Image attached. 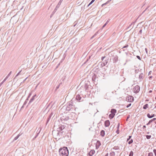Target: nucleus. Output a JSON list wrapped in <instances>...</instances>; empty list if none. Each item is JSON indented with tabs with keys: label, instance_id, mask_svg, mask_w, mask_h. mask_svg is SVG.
<instances>
[{
	"label": "nucleus",
	"instance_id": "obj_29",
	"mask_svg": "<svg viewBox=\"0 0 156 156\" xmlns=\"http://www.w3.org/2000/svg\"><path fill=\"white\" fill-rule=\"evenodd\" d=\"M148 156H153V153L152 152H150L148 154Z\"/></svg>",
	"mask_w": 156,
	"mask_h": 156
},
{
	"label": "nucleus",
	"instance_id": "obj_59",
	"mask_svg": "<svg viewBox=\"0 0 156 156\" xmlns=\"http://www.w3.org/2000/svg\"><path fill=\"white\" fill-rule=\"evenodd\" d=\"M40 128H39V129H38V130H37V133L39 132V131H38V130H39H39L40 129Z\"/></svg>",
	"mask_w": 156,
	"mask_h": 156
},
{
	"label": "nucleus",
	"instance_id": "obj_20",
	"mask_svg": "<svg viewBox=\"0 0 156 156\" xmlns=\"http://www.w3.org/2000/svg\"><path fill=\"white\" fill-rule=\"evenodd\" d=\"M63 0H60V1L58 2V4L57 5V8H59L60 5L61 4L62 2L63 1Z\"/></svg>",
	"mask_w": 156,
	"mask_h": 156
},
{
	"label": "nucleus",
	"instance_id": "obj_52",
	"mask_svg": "<svg viewBox=\"0 0 156 156\" xmlns=\"http://www.w3.org/2000/svg\"><path fill=\"white\" fill-rule=\"evenodd\" d=\"M156 119V118H154L153 119H151V120H152V121L153 122V121L155 120Z\"/></svg>",
	"mask_w": 156,
	"mask_h": 156
},
{
	"label": "nucleus",
	"instance_id": "obj_26",
	"mask_svg": "<svg viewBox=\"0 0 156 156\" xmlns=\"http://www.w3.org/2000/svg\"><path fill=\"white\" fill-rule=\"evenodd\" d=\"M110 20H107L106 22L104 25L102 27V28H104L107 25V24L108 23L109 21Z\"/></svg>",
	"mask_w": 156,
	"mask_h": 156
},
{
	"label": "nucleus",
	"instance_id": "obj_64",
	"mask_svg": "<svg viewBox=\"0 0 156 156\" xmlns=\"http://www.w3.org/2000/svg\"><path fill=\"white\" fill-rule=\"evenodd\" d=\"M154 108H156V105L155 106V107Z\"/></svg>",
	"mask_w": 156,
	"mask_h": 156
},
{
	"label": "nucleus",
	"instance_id": "obj_1",
	"mask_svg": "<svg viewBox=\"0 0 156 156\" xmlns=\"http://www.w3.org/2000/svg\"><path fill=\"white\" fill-rule=\"evenodd\" d=\"M59 153L60 156H68L69 155L68 150L66 147L60 148Z\"/></svg>",
	"mask_w": 156,
	"mask_h": 156
},
{
	"label": "nucleus",
	"instance_id": "obj_36",
	"mask_svg": "<svg viewBox=\"0 0 156 156\" xmlns=\"http://www.w3.org/2000/svg\"><path fill=\"white\" fill-rule=\"evenodd\" d=\"M131 137H132V136H129V138H128L127 140V141H129L130 139L131 138Z\"/></svg>",
	"mask_w": 156,
	"mask_h": 156
},
{
	"label": "nucleus",
	"instance_id": "obj_30",
	"mask_svg": "<svg viewBox=\"0 0 156 156\" xmlns=\"http://www.w3.org/2000/svg\"><path fill=\"white\" fill-rule=\"evenodd\" d=\"M146 137L147 139H149L151 138V135H146Z\"/></svg>",
	"mask_w": 156,
	"mask_h": 156
},
{
	"label": "nucleus",
	"instance_id": "obj_51",
	"mask_svg": "<svg viewBox=\"0 0 156 156\" xmlns=\"http://www.w3.org/2000/svg\"><path fill=\"white\" fill-rule=\"evenodd\" d=\"M105 56L102 57H101V60H103L104 59V58H105Z\"/></svg>",
	"mask_w": 156,
	"mask_h": 156
},
{
	"label": "nucleus",
	"instance_id": "obj_60",
	"mask_svg": "<svg viewBox=\"0 0 156 156\" xmlns=\"http://www.w3.org/2000/svg\"><path fill=\"white\" fill-rule=\"evenodd\" d=\"M149 101V100H148V99H146V100H145V101L146 102H147V101Z\"/></svg>",
	"mask_w": 156,
	"mask_h": 156
},
{
	"label": "nucleus",
	"instance_id": "obj_46",
	"mask_svg": "<svg viewBox=\"0 0 156 156\" xmlns=\"http://www.w3.org/2000/svg\"><path fill=\"white\" fill-rule=\"evenodd\" d=\"M58 8H57V6H56V7H55V9H54V11H56L57 10V9H58Z\"/></svg>",
	"mask_w": 156,
	"mask_h": 156
},
{
	"label": "nucleus",
	"instance_id": "obj_54",
	"mask_svg": "<svg viewBox=\"0 0 156 156\" xmlns=\"http://www.w3.org/2000/svg\"><path fill=\"white\" fill-rule=\"evenodd\" d=\"M139 33L140 34H141L142 33V30H140V31H139Z\"/></svg>",
	"mask_w": 156,
	"mask_h": 156
},
{
	"label": "nucleus",
	"instance_id": "obj_3",
	"mask_svg": "<svg viewBox=\"0 0 156 156\" xmlns=\"http://www.w3.org/2000/svg\"><path fill=\"white\" fill-rule=\"evenodd\" d=\"M140 90V87L138 85L135 86L133 88V90L135 93H137L139 92Z\"/></svg>",
	"mask_w": 156,
	"mask_h": 156
},
{
	"label": "nucleus",
	"instance_id": "obj_9",
	"mask_svg": "<svg viewBox=\"0 0 156 156\" xmlns=\"http://www.w3.org/2000/svg\"><path fill=\"white\" fill-rule=\"evenodd\" d=\"M95 152V151L94 150H91L87 156H92L94 154Z\"/></svg>",
	"mask_w": 156,
	"mask_h": 156
},
{
	"label": "nucleus",
	"instance_id": "obj_58",
	"mask_svg": "<svg viewBox=\"0 0 156 156\" xmlns=\"http://www.w3.org/2000/svg\"><path fill=\"white\" fill-rule=\"evenodd\" d=\"M152 92V90H150V91H149V93H151V92Z\"/></svg>",
	"mask_w": 156,
	"mask_h": 156
},
{
	"label": "nucleus",
	"instance_id": "obj_45",
	"mask_svg": "<svg viewBox=\"0 0 156 156\" xmlns=\"http://www.w3.org/2000/svg\"><path fill=\"white\" fill-rule=\"evenodd\" d=\"M91 56H89V58H88V59H87V60H86V62L84 63H85V62H86L87 61H88L89 59H90V58H91Z\"/></svg>",
	"mask_w": 156,
	"mask_h": 156
},
{
	"label": "nucleus",
	"instance_id": "obj_39",
	"mask_svg": "<svg viewBox=\"0 0 156 156\" xmlns=\"http://www.w3.org/2000/svg\"><path fill=\"white\" fill-rule=\"evenodd\" d=\"M94 2L92 0L91 2L88 5V6H89L91 4Z\"/></svg>",
	"mask_w": 156,
	"mask_h": 156
},
{
	"label": "nucleus",
	"instance_id": "obj_38",
	"mask_svg": "<svg viewBox=\"0 0 156 156\" xmlns=\"http://www.w3.org/2000/svg\"><path fill=\"white\" fill-rule=\"evenodd\" d=\"M11 73H12V71L10 72H9V74L7 76V77H9V76H10V75L11 74Z\"/></svg>",
	"mask_w": 156,
	"mask_h": 156
},
{
	"label": "nucleus",
	"instance_id": "obj_27",
	"mask_svg": "<svg viewBox=\"0 0 156 156\" xmlns=\"http://www.w3.org/2000/svg\"><path fill=\"white\" fill-rule=\"evenodd\" d=\"M111 156H114L115 155V153L114 151H112L110 153Z\"/></svg>",
	"mask_w": 156,
	"mask_h": 156
},
{
	"label": "nucleus",
	"instance_id": "obj_23",
	"mask_svg": "<svg viewBox=\"0 0 156 156\" xmlns=\"http://www.w3.org/2000/svg\"><path fill=\"white\" fill-rule=\"evenodd\" d=\"M84 88L85 90H87L88 88V85L86 83H85L84 85Z\"/></svg>",
	"mask_w": 156,
	"mask_h": 156
},
{
	"label": "nucleus",
	"instance_id": "obj_6",
	"mask_svg": "<svg viewBox=\"0 0 156 156\" xmlns=\"http://www.w3.org/2000/svg\"><path fill=\"white\" fill-rule=\"evenodd\" d=\"M76 99L79 102L82 101L81 97L80 96V95L79 94H78L76 96Z\"/></svg>",
	"mask_w": 156,
	"mask_h": 156
},
{
	"label": "nucleus",
	"instance_id": "obj_40",
	"mask_svg": "<svg viewBox=\"0 0 156 156\" xmlns=\"http://www.w3.org/2000/svg\"><path fill=\"white\" fill-rule=\"evenodd\" d=\"M136 57L139 60H141V58H140V56H139L138 55H137L136 56Z\"/></svg>",
	"mask_w": 156,
	"mask_h": 156
},
{
	"label": "nucleus",
	"instance_id": "obj_12",
	"mask_svg": "<svg viewBox=\"0 0 156 156\" xmlns=\"http://www.w3.org/2000/svg\"><path fill=\"white\" fill-rule=\"evenodd\" d=\"M93 70L95 72L97 73H98L99 72V67L98 66H96L95 67H94L93 69Z\"/></svg>",
	"mask_w": 156,
	"mask_h": 156
},
{
	"label": "nucleus",
	"instance_id": "obj_37",
	"mask_svg": "<svg viewBox=\"0 0 156 156\" xmlns=\"http://www.w3.org/2000/svg\"><path fill=\"white\" fill-rule=\"evenodd\" d=\"M153 152L154 153L155 156H156V150L154 149L153 150Z\"/></svg>",
	"mask_w": 156,
	"mask_h": 156
},
{
	"label": "nucleus",
	"instance_id": "obj_17",
	"mask_svg": "<svg viewBox=\"0 0 156 156\" xmlns=\"http://www.w3.org/2000/svg\"><path fill=\"white\" fill-rule=\"evenodd\" d=\"M116 112V110L115 109H112L111 111V112L112 114H115V113Z\"/></svg>",
	"mask_w": 156,
	"mask_h": 156
},
{
	"label": "nucleus",
	"instance_id": "obj_24",
	"mask_svg": "<svg viewBox=\"0 0 156 156\" xmlns=\"http://www.w3.org/2000/svg\"><path fill=\"white\" fill-rule=\"evenodd\" d=\"M115 115V114H112L111 113L109 115V117L110 119H112L114 117Z\"/></svg>",
	"mask_w": 156,
	"mask_h": 156
},
{
	"label": "nucleus",
	"instance_id": "obj_19",
	"mask_svg": "<svg viewBox=\"0 0 156 156\" xmlns=\"http://www.w3.org/2000/svg\"><path fill=\"white\" fill-rule=\"evenodd\" d=\"M22 133H20L19 134H18L16 136L14 139V140H17L18 138L19 137V136L22 135Z\"/></svg>",
	"mask_w": 156,
	"mask_h": 156
},
{
	"label": "nucleus",
	"instance_id": "obj_55",
	"mask_svg": "<svg viewBox=\"0 0 156 156\" xmlns=\"http://www.w3.org/2000/svg\"><path fill=\"white\" fill-rule=\"evenodd\" d=\"M151 116L152 118L154 117L155 116V115L154 114H153Z\"/></svg>",
	"mask_w": 156,
	"mask_h": 156
},
{
	"label": "nucleus",
	"instance_id": "obj_48",
	"mask_svg": "<svg viewBox=\"0 0 156 156\" xmlns=\"http://www.w3.org/2000/svg\"><path fill=\"white\" fill-rule=\"evenodd\" d=\"M97 144H99V145L100 146V145H101V144H100V142L99 141H98L97 142Z\"/></svg>",
	"mask_w": 156,
	"mask_h": 156
},
{
	"label": "nucleus",
	"instance_id": "obj_11",
	"mask_svg": "<svg viewBox=\"0 0 156 156\" xmlns=\"http://www.w3.org/2000/svg\"><path fill=\"white\" fill-rule=\"evenodd\" d=\"M65 127V126L64 125H61L58 128V131H62L63 129H64Z\"/></svg>",
	"mask_w": 156,
	"mask_h": 156
},
{
	"label": "nucleus",
	"instance_id": "obj_22",
	"mask_svg": "<svg viewBox=\"0 0 156 156\" xmlns=\"http://www.w3.org/2000/svg\"><path fill=\"white\" fill-rule=\"evenodd\" d=\"M101 135L102 136H104L105 135V131L103 130H102L101 132Z\"/></svg>",
	"mask_w": 156,
	"mask_h": 156
},
{
	"label": "nucleus",
	"instance_id": "obj_42",
	"mask_svg": "<svg viewBox=\"0 0 156 156\" xmlns=\"http://www.w3.org/2000/svg\"><path fill=\"white\" fill-rule=\"evenodd\" d=\"M129 46V45L128 44H127L125 46L123 47V48H125L128 47Z\"/></svg>",
	"mask_w": 156,
	"mask_h": 156
},
{
	"label": "nucleus",
	"instance_id": "obj_47",
	"mask_svg": "<svg viewBox=\"0 0 156 156\" xmlns=\"http://www.w3.org/2000/svg\"><path fill=\"white\" fill-rule=\"evenodd\" d=\"M21 71H20V72H19L16 75V77L19 74H20V73Z\"/></svg>",
	"mask_w": 156,
	"mask_h": 156
},
{
	"label": "nucleus",
	"instance_id": "obj_49",
	"mask_svg": "<svg viewBox=\"0 0 156 156\" xmlns=\"http://www.w3.org/2000/svg\"><path fill=\"white\" fill-rule=\"evenodd\" d=\"M51 117H49V118L48 119L47 121V123L49 121Z\"/></svg>",
	"mask_w": 156,
	"mask_h": 156
},
{
	"label": "nucleus",
	"instance_id": "obj_62",
	"mask_svg": "<svg viewBox=\"0 0 156 156\" xmlns=\"http://www.w3.org/2000/svg\"><path fill=\"white\" fill-rule=\"evenodd\" d=\"M119 123L118 124V128H119Z\"/></svg>",
	"mask_w": 156,
	"mask_h": 156
},
{
	"label": "nucleus",
	"instance_id": "obj_15",
	"mask_svg": "<svg viewBox=\"0 0 156 156\" xmlns=\"http://www.w3.org/2000/svg\"><path fill=\"white\" fill-rule=\"evenodd\" d=\"M144 74L142 73H141L140 74L139 77V79L140 80V81L142 80L143 79Z\"/></svg>",
	"mask_w": 156,
	"mask_h": 156
},
{
	"label": "nucleus",
	"instance_id": "obj_43",
	"mask_svg": "<svg viewBox=\"0 0 156 156\" xmlns=\"http://www.w3.org/2000/svg\"><path fill=\"white\" fill-rule=\"evenodd\" d=\"M97 34V33L95 34L93 36L91 37V39H92L93 38V37H94L95 36H96Z\"/></svg>",
	"mask_w": 156,
	"mask_h": 156
},
{
	"label": "nucleus",
	"instance_id": "obj_2",
	"mask_svg": "<svg viewBox=\"0 0 156 156\" xmlns=\"http://www.w3.org/2000/svg\"><path fill=\"white\" fill-rule=\"evenodd\" d=\"M66 108V111H69L73 108V101L71 100L67 103L66 106H64L63 108Z\"/></svg>",
	"mask_w": 156,
	"mask_h": 156
},
{
	"label": "nucleus",
	"instance_id": "obj_31",
	"mask_svg": "<svg viewBox=\"0 0 156 156\" xmlns=\"http://www.w3.org/2000/svg\"><path fill=\"white\" fill-rule=\"evenodd\" d=\"M133 142V140L132 139H131L128 142V144H132Z\"/></svg>",
	"mask_w": 156,
	"mask_h": 156
},
{
	"label": "nucleus",
	"instance_id": "obj_18",
	"mask_svg": "<svg viewBox=\"0 0 156 156\" xmlns=\"http://www.w3.org/2000/svg\"><path fill=\"white\" fill-rule=\"evenodd\" d=\"M40 129L39 131V132L37 133L36 136L33 138V140H34L38 136L39 134L40 133L41 130V128H40Z\"/></svg>",
	"mask_w": 156,
	"mask_h": 156
},
{
	"label": "nucleus",
	"instance_id": "obj_7",
	"mask_svg": "<svg viewBox=\"0 0 156 156\" xmlns=\"http://www.w3.org/2000/svg\"><path fill=\"white\" fill-rule=\"evenodd\" d=\"M98 76L99 77H102V79H104L105 74L101 72H99L98 73Z\"/></svg>",
	"mask_w": 156,
	"mask_h": 156
},
{
	"label": "nucleus",
	"instance_id": "obj_10",
	"mask_svg": "<svg viewBox=\"0 0 156 156\" xmlns=\"http://www.w3.org/2000/svg\"><path fill=\"white\" fill-rule=\"evenodd\" d=\"M110 124V122L109 120H107L105 122V125L106 127L108 126Z\"/></svg>",
	"mask_w": 156,
	"mask_h": 156
},
{
	"label": "nucleus",
	"instance_id": "obj_21",
	"mask_svg": "<svg viewBox=\"0 0 156 156\" xmlns=\"http://www.w3.org/2000/svg\"><path fill=\"white\" fill-rule=\"evenodd\" d=\"M28 101V98H27L26 99V101L24 102L23 105L21 107V109H22L23 108L24 106L27 104V103Z\"/></svg>",
	"mask_w": 156,
	"mask_h": 156
},
{
	"label": "nucleus",
	"instance_id": "obj_14",
	"mask_svg": "<svg viewBox=\"0 0 156 156\" xmlns=\"http://www.w3.org/2000/svg\"><path fill=\"white\" fill-rule=\"evenodd\" d=\"M92 79L93 82H95L96 81H98V80L97 79L96 75L95 74H94L93 76Z\"/></svg>",
	"mask_w": 156,
	"mask_h": 156
},
{
	"label": "nucleus",
	"instance_id": "obj_34",
	"mask_svg": "<svg viewBox=\"0 0 156 156\" xmlns=\"http://www.w3.org/2000/svg\"><path fill=\"white\" fill-rule=\"evenodd\" d=\"M109 2V1H107L106 3H105L104 4H102V6H104V5H106V4H108Z\"/></svg>",
	"mask_w": 156,
	"mask_h": 156
},
{
	"label": "nucleus",
	"instance_id": "obj_13",
	"mask_svg": "<svg viewBox=\"0 0 156 156\" xmlns=\"http://www.w3.org/2000/svg\"><path fill=\"white\" fill-rule=\"evenodd\" d=\"M118 57L117 55L115 56L114 57V58L113 59V62H117L118 61Z\"/></svg>",
	"mask_w": 156,
	"mask_h": 156
},
{
	"label": "nucleus",
	"instance_id": "obj_61",
	"mask_svg": "<svg viewBox=\"0 0 156 156\" xmlns=\"http://www.w3.org/2000/svg\"><path fill=\"white\" fill-rule=\"evenodd\" d=\"M145 49V50H146V52H147V48H146Z\"/></svg>",
	"mask_w": 156,
	"mask_h": 156
},
{
	"label": "nucleus",
	"instance_id": "obj_44",
	"mask_svg": "<svg viewBox=\"0 0 156 156\" xmlns=\"http://www.w3.org/2000/svg\"><path fill=\"white\" fill-rule=\"evenodd\" d=\"M8 78V77L6 76V77L4 79V80L3 81L4 82H5Z\"/></svg>",
	"mask_w": 156,
	"mask_h": 156
},
{
	"label": "nucleus",
	"instance_id": "obj_50",
	"mask_svg": "<svg viewBox=\"0 0 156 156\" xmlns=\"http://www.w3.org/2000/svg\"><path fill=\"white\" fill-rule=\"evenodd\" d=\"M130 60H126V62L124 64V65H125L126 64V63L128 61H129Z\"/></svg>",
	"mask_w": 156,
	"mask_h": 156
},
{
	"label": "nucleus",
	"instance_id": "obj_41",
	"mask_svg": "<svg viewBox=\"0 0 156 156\" xmlns=\"http://www.w3.org/2000/svg\"><path fill=\"white\" fill-rule=\"evenodd\" d=\"M131 105V103L129 104H128V105H127L126 107L127 108H128L129 106H130Z\"/></svg>",
	"mask_w": 156,
	"mask_h": 156
},
{
	"label": "nucleus",
	"instance_id": "obj_5",
	"mask_svg": "<svg viewBox=\"0 0 156 156\" xmlns=\"http://www.w3.org/2000/svg\"><path fill=\"white\" fill-rule=\"evenodd\" d=\"M108 59L104 61L103 63H101V67H102L104 66H105L108 63Z\"/></svg>",
	"mask_w": 156,
	"mask_h": 156
},
{
	"label": "nucleus",
	"instance_id": "obj_4",
	"mask_svg": "<svg viewBox=\"0 0 156 156\" xmlns=\"http://www.w3.org/2000/svg\"><path fill=\"white\" fill-rule=\"evenodd\" d=\"M126 100L129 102H132L134 101L133 97L132 96L129 95L126 98Z\"/></svg>",
	"mask_w": 156,
	"mask_h": 156
},
{
	"label": "nucleus",
	"instance_id": "obj_25",
	"mask_svg": "<svg viewBox=\"0 0 156 156\" xmlns=\"http://www.w3.org/2000/svg\"><path fill=\"white\" fill-rule=\"evenodd\" d=\"M148 106V104H147L144 105L143 107V108L144 109H146L147 108Z\"/></svg>",
	"mask_w": 156,
	"mask_h": 156
},
{
	"label": "nucleus",
	"instance_id": "obj_16",
	"mask_svg": "<svg viewBox=\"0 0 156 156\" xmlns=\"http://www.w3.org/2000/svg\"><path fill=\"white\" fill-rule=\"evenodd\" d=\"M36 97V94H35L32 97V98L30 100V101H29V103H30L32 102H33V101L34 100L35 97Z\"/></svg>",
	"mask_w": 156,
	"mask_h": 156
},
{
	"label": "nucleus",
	"instance_id": "obj_32",
	"mask_svg": "<svg viewBox=\"0 0 156 156\" xmlns=\"http://www.w3.org/2000/svg\"><path fill=\"white\" fill-rule=\"evenodd\" d=\"M147 117L148 118H152L151 116V115H150V114H149V113H148L147 114Z\"/></svg>",
	"mask_w": 156,
	"mask_h": 156
},
{
	"label": "nucleus",
	"instance_id": "obj_53",
	"mask_svg": "<svg viewBox=\"0 0 156 156\" xmlns=\"http://www.w3.org/2000/svg\"><path fill=\"white\" fill-rule=\"evenodd\" d=\"M4 81H2L0 84V86H1L2 84L4 83Z\"/></svg>",
	"mask_w": 156,
	"mask_h": 156
},
{
	"label": "nucleus",
	"instance_id": "obj_63",
	"mask_svg": "<svg viewBox=\"0 0 156 156\" xmlns=\"http://www.w3.org/2000/svg\"><path fill=\"white\" fill-rule=\"evenodd\" d=\"M108 155V153H107L106 155L105 156H107Z\"/></svg>",
	"mask_w": 156,
	"mask_h": 156
},
{
	"label": "nucleus",
	"instance_id": "obj_57",
	"mask_svg": "<svg viewBox=\"0 0 156 156\" xmlns=\"http://www.w3.org/2000/svg\"><path fill=\"white\" fill-rule=\"evenodd\" d=\"M146 126H145V125H144V126H143V129H144V128H146Z\"/></svg>",
	"mask_w": 156,
	"mask_h": 156
},
{
	"label": "nucleus",
	"instance_id": "obj_33",
	"mask_svg": "<svg viewBox=\"0 0 156 156\" xmlns=\"http://www.w3.org/2000/svg\"><path fill=\"white\" fill-rule=\"evenodd\" d=\"M119 148V147L118 146L117 147H115L113 148V149L115 150H117Z\"/></svg>",
	"mask_w": 156,
	"mask_h": 156
},
{
	"label": "nucleus",
	"instance_id": "obj_8",
	"mask_svg": "<svg viewBox=\"0 0 156 156\" xmlns=\"http://www.w3.org/2000/svg\"><path fill=\"white\" fill-rule=\"evenodd\" d=\"M68 117L66 115H63L61 117V119L62 120L67 121L69 119Z\"/></svg>",
	"mask_w": 156,
	"mask_h": 156
},
{
	"label": "nucleus",
	"instance_id": "obj_35",
	"mask_svg": "<svg viewBox=\"0 0 156 156\" xmlns=\"http://www.w3.org/2000/svg\"><path fill=\"white\" fill-rule=\"evenodd\" d=\"M152 122V120H150L148 122L147 124V125H149L150 124V123Z\"/></svg>",
	"mask_w": 156,
	"mask_h": 156
},
{
	"label": "nucleus",
	"instance_id": "obj_28",
	"mask_svg": "<svg viewBox=\"0 0 156 156\" xmlns=\"http://www.w3.org/2000/svg\"><path fill=\"white\" fill-rule=\"evenodd\" d=\"M133 152L132 151H131L130 152L129 156H133Z\"/></svg>",
	"mask_w": 156,
	"mask_h": 156
},
{
	"label": "nucleus",
	"instance_id": "obj_56",
	"mask_svg": "<svg viewBox=\"0 0 156 156\" xmlns=\"http://www.w3.org/2000/svg\"><path fill=\"white\" fill-rule=\"evenodd\" d=\"M129 118V115L127 118L126 121H127L128 119Z\"/></svg>",
	"mask_w": 156,
	"mask_h": 156
}]
</instances>
